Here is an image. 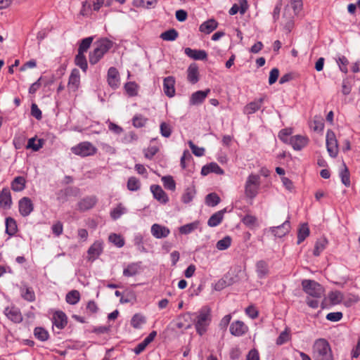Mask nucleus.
<instances>
[{"instance_id":"obj_1","label":"nucleus","mask_w":360,"mask_h":360,"mask_svg":"<svg viewBox=\"0 0 360 360\" xmlns=\"http://www.w3.org/2000/svg\"><path fill=\"white\" fill-rule=\"evenodd\" d=\"M303 290L307 297L306 302L307 305L312 309H317L320 304L322 308L326 305V298H324L321 302L319 300L324 295L325 290L323 287L313 280H304L302 282Z\"/></svg>"},{"instance_id":"obj_2","label":"nucleus","mask_w":360,"mask_h":360,"mask_svg":"<svg viewBox=\"0 0 360 360\" xmlns=\"http://www.w3.org/2000/svg\"><path fill=\"white\" fill-rule=\"evenodd\" d=\"M191 319L196 333L202 336L207 333L212 320V308L208 305L202 306L192 314Z\"/></svg>"},{"instance_id":"obj_3","label":"nucleus","mask_w":360,"mask_h":360,"mask_svg":"<svg viewBox=\"0 0 360 360\" xmlns=\"http://www.w3.org/2000/svg\"><path fill=\"white\" fill-rule=\"evenodd\" d=\"M94 49L89 53V63L91 65L96 64L103 56L112 46V41L107 38H102L96 41L94 44Z\"/></svg>"},{"instance_id":"obj_4","label":"nucleus","mask_w":360,"mask_h":360,"mask_svg":"<svg viewBox=\"0 0 360 360\" xmlns=\"http://www.w3.org/2000/svg\"><path fill=\"white\" fill-rule=\"evenodd\" d=\"M314 360H333L329 343L325 339L316 340L312 347Z\"/></svg>"},{"instance_id":"obj_5","label":"nucleus","mask_w":360,"mask_h":360,"mask_svg":"<svg viewBox=\"0 0 360 360\" xmlns=\"http://www.w3.org/2000/svg\"><path fill=\"white\" fill-rule=\"evenodd\" d=\"M261 185L260 176L255 174H250L245 183V195L247 198L253 200L259 193Z\"/></svg>"},{"instance_id":"obj_6","label":"nucleus","mask_w":360,"mask_h":360,"mask_svg":"<svg viewBox=\"0 0 360 360\" xmlns=\"http://www.w3.org/2000/svg\"><path fill=\"white\" fill-rule=\"evenodd\" d=\"M71 151L75 155L84 158L95 155L97 153V148L91 143L84 141L72 147Z\"/></svg>"},{"instance_id":"obj_7","label":"nucleus","mask_w":360,"mask_h":360,"mask_svg":"<svg viewBox=\"0 0 360 360\" xmlns=\"http://www.w3.org/2000/svg\"><path fill=\"white\" fill-rule=\"evenodd\" d=\"M326 148L329 155L331 158H336L339 152L338 141L335 133L328 129L326 132Z\"/></svg>"},{"instance_id":"obj_8","label":"nucleus","mask_w":360,"mask_h":360,"mask_svg":"<svg viewBox=\"0 0 360 360\" xmlns=\"http://www.w3.org/2000/svg\"><path fill=\"white\" fill-rule=\"evenodd\" d=\"M4 312L5 316L15 323H20L23 320L20 309L14 305L6 307Z\"/></svg>"},{"instance_id":"obj_9","label":"nucleus","mask_w":360,"mask_h":360,"mask_svg":"<svg viewBox=\"0 0 360 360\" xmlns=\"http://www.w3.org/2000/svg\"><path fill=\"white\" fill-rule=\"evenodd\" d=\"M309 143V139L306 136L295 135L290 138L289 143L294 150H301L306 147Z\"/></svg>"},{"instance_id":"obj_10","label":"nucleus","mask_w":360,"mask_h":360,"mask_svg":"<svg viewBox=\"0 0 360 360\" xmlns=\"http://www.w3.org/2000/svg\"><path fill=\"white\" fill-rule=\"evenodd\" d=\"M103 243L101 240L95 241L89 248L87 251L88 260L94 261L103 252Z\"/></svg>"},{"instance_id":"obj_11","label":"nucleus","mask_w":360,"mask_h":360,"mask_svg":"<svg viewBox=\"0 0 360 360\" xmlns=\"http://www.w3.org/2000/svg\"><path fill=\"white\" fill-rule=\"evenodd\" d=\"M18 208L22 216L27 217L33 211L34 205L29 198L24 197L19 200Z\"/></svg>"},{"instance_id":"obj_12","label":"nucleus","mask_w":360,"mask_h":360,"mask_svg":"<svg viewBox=\"0 0 360 360\" xmlns=\"http://www.w3.org/2000/svg\"><path fill=\"white\" fill-rule=\"evenodd\" d=\"M248 330V326L241 321H233L230 326V333L234 336H242Z\"/></svg>"},{"instance_id":"obj_13","label":"nucleus","mask_w":360,"mask_h":360,"mask_svg":"<svg viewBox=\"0 0 360 360\" xmlns=\"http://www.w3.org/2000/svg\"><path fill=\"white\" fill-rule=\"evenodd\" d=\"M290 230L289 219L285 221L281 225L270 228V231L276 237L281 238L285 236Z\"/></svg>"},{"instance_id":"obj_14","label":"nucleus","mask_w":360,"mask_h":360,"mask_svg":"<svg viewBox=\"0 0 360 360\" xmlns=\"http://www.w3.org/2000/svg\"><path fill=\"white\" fill-rule=\"evenodd\" d=\"M141 262L129 264L123 270V275L126 277L134 276L142 271Z\"/></svg>"},{"instance_id":"obj_15","label":"nucleus","mask_w":360,"mask_h":360,"mask_svg":"<svg viewBox=\"0 0 360 360\" xmlns=\"http://www.w3.org/2000/svg\"><path fill=\"white\" fill-rule=\"evenodd\" d=\"M150 231L152 235L158 239L166 238L170 233V231L167 227L159 224H153Z\"/></svg>"},{"instance_id":"obj_16","label":"nucleus","mask_w":360,"mask_h":360,"mask_svg":"<svg viewBox=\"0 0 360 360\" xmlns=\"http://www.w3.org/2000/svg\"><path fill=\"white\" fill-rule=\"evenodd\" d=\"M210 91V89H206L205 91H197L194 92L190 97L189 105H198L201 104L205 101Z\"/></svg>"},{"instance_id":"obj_17","label":"nucleus","mask_w":360,"mask_h":360,"mask_svg":"<svg viewBox=\"0 0 360 360\" xmlns=\"http://www.w3.org/2000/svg\"><path fill=\"white\" fill-rule=\"evenodd\" d=\"M108 83L113 89H117L120 86V74L118 70L111 67L108 71Z\"/></svg>"},{"instance_id":"obj_18","label":"nucleus","mask_w":360,"mask_h":360,"mask_svg":"<svg viewBox=\"0 0 360 360\" xmlns=\"http://www.w3.org/2000/svg\"><path fill=\"white\" fill-rule=\"evenodd\" d=\"M175 79L173 77L169 76L164 79L163 81V91L166 96L169 98L175 95Z\"/></svg>"},{"instance_id":"obj_19","label":"nucleus","mask_w":360,"mask_h":360,"mask_svg":"<svg viewBox=\"0 0 360 360\" xmlns=\"http://www.w3.org/2000/svg\"><path fill=\"white\" fill-rule=\"evenodd\" d=\"M97 200L96 196H86L78 202V209L82 212L91 209L96 204Z\"/></svg>"},{"instance_id":"obj_20","label":"nucleus","mask_w":360,"mask_h":360,"mask_svg":"<svg viewBox=\"0 0 360 360\" xmlns=\"http://www.w3.org/2000/svg\"><path fill=\"white\" fill-rule=\"evenodd\" d=\"M80 84V75L77 69L72 70L68 84V89L71 91H76Z\"/></svg>"},{"instance_id":"obj_21","label":"nucleus","mask_w":360,"mask_h":360,"mask_svg":"<svg viewBox=\"0 0 360 360\" xmlns=\"http://www.w3.org/2000/svg\"><path fill=\"white\" fill-rule=\"evenodd\" d=\"M67 316L61 311H56L53 316V324L58 329H63L67 325Z\"/></svg>"},{"instance_id":"obj_22","label":"nucleus","mask_w":360,"mask_h":360,"mask_svg":"<svg viewBox=\"0 0 360 360\" xmlns=\"http://www.w3.org/2000/svg\"><path fill=\"white\" fill-rule=\"evenodd\" d=\"M210 173H215L217 174H224V170L215 162H211L202 167L201 174L207 176Z\"/></svg>"},{"instance_id":"obj_23","label":"nucleus","mask_w":360,"mask_h":360,"mask_svg":"<svg viewBox=\"0 0 360 360\" xmlns=\"http://www.w3.org/2000/svg\"><path fill=\"white\" fill-rule=\"evenodd\" d=\"M150 191L154 198L162 203H166L168 201V197L162 188L158 185H152Z\"/></svg>"},{"instance_id":"obj_24","label":"nucleus","mask_w":360,"mask_h":360,"mask_svg":"<svg viewBox=\"0 0 360 360\" xmlns=\"http://www.w3.org/2000/svg\"><path fill=\"white\" fill-rule=\"evenodd\" d=\"M187 79L191 84H195L199 80L198 67L195 63L189 65L187 70Z\"/></svg>"},{"instance_id":"obj_25","label":"nucleus","mask_w":360,"mask_h":360,"mask_svg":"<svg viewBox=\"0 0 360 360\" xmlns=\"http://www.w3.org/2000/svg\"><path fill=\"white\" fill-rule=\"evenodd\" d=\"M12 204V199L10 190L4 188L0 193V205L4 208H10Z\"/></svg>"},{"instance_id":"obj_26","label":"nucleus","mask_w":360,"mask_h":360,"mask_svg":"<svg viewBox=\"0 0 360 360\" xmlns=\"http://www.w3.org/2000/svg\"><path fill=\"white\" fill-rule=\"evenodd\" d=\"M256 272L259 278L266 277L269 274V268L266 262L259 260L256 263Z\"/></svg>"},{"instance_id":"obj_27","label":"nucleus","mask_w":360,"mask_h":360,"mask_svg":"<svg viewBox=\"0 0 360 360\" xmlns=\"http://www.w3.org/2000/svg\"><path fill=\"white\" fill-rule=\"evenodd\" d=\"M264 98H260L246 105L244 108L243 112L247 115L253 114L260 109L263 103Z\"/></svg>"},{"instance_id":"obj_28","label":"nucleus","mask_w":360,"mask_h":360,"mask_svg":"<svg viewBox=\"0 0 360 360\" xmlns=\"http://www.w3.org/2000/svg\"><path fill=\"white\" fill-rule=\"evenodd\" d=\"M184 52L188 57L194 60H205L207 57V53L203 50L186 48Z\"/></svg>"},{"instance_id":"obj_29","label":"nucleus","mask_w":360,"mask_h":360,"mask_svg":"<svg viewBox=\"0 0 360 360\" xmlns=\"http://www.w3.org/2000/svg\"><path fill=\"white\" fill-rule=\"evenodd\" d=\"M218 27V22L214 19L212 18L204 22H202L199 30L201 32L205 33V34H210L212 32H213L214 30H216Z\"/></svg>"},{"instance_id":"obj_30","label":"nucleus","mask_w":360,"mask_h":360,"mask_svg":"<svg viewBox=\"0 0 360 360\" xmlns=\"http://www.w3.org/2000/svg\"><path fill=\"white\" fill-rule=\"evenodd\" d=\"M225 212L226 210H222L213 214L208 219V226L210 227H215L218 226L221 222Z\"/></svg>"},{"instance_id":"obj_31","label":"nucleus","mask_w":360,"mask_h":360,"mask_svg":"<svg viewBox=\"0 0 360 360\" xmlns=\"http://www.w3.org/2000/svg\"><path fill=\"white\" fill-rule=\"evenodd\" d=\"M20 295L24 300L28 302H33L35 300L34 290L27 285H22L20 287Z\"/></svg>"},{"instance_id":"obj_32","label":"nucleus","mask_w":360,"mask_h":360,"mask_svg":"<svg viewBox=\"0 0 360 360\" xmlns=\"http://www.w3.org/2000/svg\"><path fill=\"white\" fill-rule=\"evenodd\" d=\"M44 141L41 139H37V137L31 138L28 140L26 146L27 149H32L33 151L39 150L44 146Z\"/></svg>"},{"instance_id":"obj_33","label":"nucleus","mask_w":360,"mask_h":360,"mask_svg":"<svg viewBox=\"0 0 360 360\" xmlns=\"http://www.w3.org/2000/svg\"><path fill=\"white\" fill-rule=\"evenodd\" d=\"M25 179L22 176L15 177L11 182V188L14 191H21L25 188Z\"/></svg>"},{"instance_id":"obj_34","label":"nucleus","mask_w":360,"mask_h":360,"mask_svg":"<svg viewBox=\"0 0 360 360\" xmlns=\"http://www.w3.org/2000/svg\"><path fill=\"white\" fill-rule=\"evenodd\" d=\"M309 235V229L307 224H302L298 229L297 244L303 242Z\"/></svg>"},{"instance_id":"obj_35","label":"nucleus","mask_w":360,"mask_h":360,"mask_svg":"<svg viewBox=\"0 0 360 360\" xmlns=\"http://www.w3.org/2000/svg\"><path fill=\"white\" fill-rule=\"evenodd\" d=\"M66 302L70 304H76L80 300V294L78 290H72L67 293L65 297Z\"/></svg>"},{"instance_id":"obj_36","label":"nucleus","mask_w":360,"mask_h":360,"mask_svg":"<svg viewBox=\"0 0 360 360\" xmlns=\"http://www.w3.org/2000/svg\"><path fill=\"white\" fill-rule=\"evenodd\" d=\"M328 298L331 304L335 305L340 304L343 300V295L341 292L335 290L330 292Z\"/></svg>"},{"instance_id":"obj_37","label":"nucleus","mask_w":360,"mask_h":360,"mask_svg":"<svg viewBox=\"0 0 360 360\" xmlns=\"http://www.w3.org/2000/svg\"><path fill=\"white\" fill-rule=\"evenodd\" d=\"M34 335L39 340L44 342L49 338V334L46 330L42 327H36L34 330Z\"/></svg>"},{"instance_id":"obj_38","label":"nucleus","mask_w":360,"mask_h":360,"mask_svg":"<svg viewBox=\"0 0 360 360\" xmlns=\"http://www.w3.org/2000/svg\"><path fill=\"white\" fill-rule=\"evenodd\" d=\"M17 231V225L15 221L11 218L8 217L6 219V232L9 236H13L15 233Z\"/></svg>"},{"instance_id":"obj_39","label":"nucleus","mask_w":360,"mask_h":360,"mask_svg":"<svg viewBox=\"0 0 360 360\" xmlns=\"http://www.w3.org/2000/svg\"><path fill=\"white\" fill-rule=\"evenodd\" d=\"M75 64L79 66L84 72H86L88 68L87 61L84 53H79L75 57Z\"/></svg>"},{"instance_id":"obj_40","label":"nucleus","mask_w":360,"mask_h":360,"mask_svg":"<svg viewBox=\"0 0 360 360\" xmlns=\"http://www.w3.org/2000/svg\"><path fill=\"white\" fill-rule=\"evenodd\" d=\"M327 244L328 241L325 238L318 240L315 244L314 255L319 256L326 249Z\"/></svg>"},{"instance_id":"obj_41","label":"nucleus","mask_w":360,"mask_h":360,"mask_svg":"<svg viewBox=\"0 0 360 360\" xmlns=\"http://www.w3.org/2000/svg\"><path fill=\"white\" fill-rule=\"evenodd\" d=\"M177 37L178 32L174 29H170L160 34V38L164 41H174Z\"/></svg>"},{"instance_id":"obj_42","label":"nucleus","mask_w":360,"mask_h":360,"mask_svg":"<svg viewBox=\"0 0 360 360\" xmlns=\"http://www.w3.org/2000/svg\"><path fill=\"white\" fill-rule=\"evenodd\" d=\"M127 209L122 205L119 204L116 207L110 212V217L114 220L119 219L123 214L126 213Z\"/></svg>"},{"instance_id":"obj_43","label":"nucleus","mask_w":360,"mask_h":360,"mask_svg":"<svg viewBox=\"0 0 360 360\" xmlns=\"http://www.w3.org/2000/svg\"><path fill=\"white\" fill-rule=\"evenodd\" d=\"M146 323V318L141 314H136L131 320V325L134 328H139Z\"/></svg>"},{"instance_id":"obj_44","label":"nucleus","mask_w":360,"mask_h":360,"mask_svg":"<svg viewBox=\"0 0 360 360\" xmlns=\"http://www.w3.org/2000/svg\"><path fill=\"white\" fill-rule=\"evenodd\" d=\"M220 202L219 196L215 193H212L208 194L205 198V202L208 206L214 207L217 205Z\"/></svg>"},{"instance_id":"obj_45","label":"nucleus","mask_w":360,"mask_h":360,"mask_svg":"<svg viewBox=\"0 0 360 360\" xmlns=\"http://www.w3.org/2000/svg\"><path fill=\"white\" fill-rule=\"evenodd\" d=\"M93 40V37H89L83 39L79 44L78 52L82 53H84L85 52H86V51L90 47Z\"/></svg>"},{"instance_id":"obj_46","label":"nucleus","mask_w":360,"mask_h":360,"mask_svg":"<svg viewBox=\"0 0 360 360\" xmlns=\"http://www.w3.org/2000/svg\"><path fill=\"white\" fill-rule=\"evenodd\" d=\"M340 176L342 184L349 187L350 186L349 173L345 164H343V169L340 172Z\"/></svg>"},{"instance_id":"obj_47","label":"nucleus","mask_w":360,"mask_h":360,"mask_svg":"<svg viewBox=\"0 0 360 360\" xmlns=\"http://www.w3.org/2000/svg\"><path fill=\"white\" fill-rule=\"evenodd\" d=\"M231 244V238L230 236H226L221 240H219L216 245V247L219 250H224L228 249Z\"/></svg>"},{"instance_id":"obj_48","label":"nucleus","mask_w":360,"mask_h":360,"mask_svg":"<svg viewBox=\"0 0 360 360\" xmlns=\"http://www.w3.org/2000/svg\"><path fill=\"white\" fill-rule=\"evenodd\" d=\"M292 133L291 128H285L280 131L278 138L285 143H289L290 135Z\"/></svg>"},{"instance_id":"obj_49","label":"nucleus","mask_w":360,"mask_h":360,"mask_svg":"<svg viewBox=\"0 0 360 360\" xmlns=\"http://www.w3.org/2000/svg\"><path fill=\"white\" fill-rule=\"evenodd\" d=\"M198 222H193L184 225L179 228L181 234H188L198 228Z\"/></svg>"},{"instance_id":"obj_50","label":"nucleus","mask_w":360,"mask_h":360,"mask_svg":"<svg viewBox=\"0 0 360 360\" xmlns=\"http://www.w3.org/2000/svg\"><path fill=\"white\" fill-rule=\"evenodd\" d=\"M108 239L110 243H113L118 248H122L124 245V239L118 234L111 233L109 236Z\"/></svg>"},{"instance_id":"obj_51","label":"nucleus","mask_w":360,"mask_h":360,"mask_svg":"<svg viewBox=\"0 0 360 360\" xmlns=\"http://www.w3.org/2000/svg\"><path fill=\"white\" fill-rule=\"evenodd\" d=\"M195 190L192 188H188L186 189L184 193L181 197V200L184 203H188L193 199L195 196Z\"/></svg>"},{"instance_id":"obj_52","label":"nucleus","mask_w":360,"mask_h":360,"mask_svg":"<svg viewBox=\"0 0 360 360\" xmlns=\"http://www.w3.org/2000/svg\"><path fill=\"white\" fill-rule=\"evenodd\" d=\"M162 181L165 188L174 191L176 188V184L173 179V178L170 176H163L162 178Z\"/></svg>"},{"instance_id":"obj_53","label":"nucleus","mask_w":360,"mask_h":360,"mask_svg":"<svg viewBox=\"0 0 360 360\" xmlns=\"http://www.w3.org/2000/svg\"><path fill=\"white\" fill-rule=\"evenodd\" d=\"M290 330L288 328H285L284 331H283L276 340V344L278 345H282L287 342L290 340Z\"/></svg>"},{"instance_id":"obj_54","label":"nucleus","mask_w":360,"mask_h":360,"mask_svg":"<svg viewBox=\"0 0 360 360\" xmlns=\"http://www.w3.org/2000/svg\"><path fill=\"white\" fill-rule=\"evenodd\" d=\"M157 4V0H135L134 5L136 6H141L143 8L155 7Z\"/></svg>"},{"instance_id":"obj_55","label":"nucleus","mask_w":360,"mask_h":360,"mask_svg":"<svg viewBox=\"0 0 360 360\" xmlns=\"http://www.w3.org/2000/svg\"><path fill=\"white\" fill-rule=\"evenodd\" d=\"M93 11L91 4L87 1L82 2L80 14L83 16H89Z\"/></svg>"},{"instance_id":"obj_56","label":"nucleus","mask_w":360,"mask_h":360,"mask_svg":"<svg viewBox=\"0 0 360 360\" xmlns=\"http://www.w3.org/2000/svg\"><path fill=\"white\" fill-rule=\"evenodd\" d=\"M93 11L91 4L87 1L82 2L80 14L83 16H89Z\"/></svg>"},{"instance_id":"obj_57","label":"nucleus","mask_w":360,"mask_h":360,"mask_svg":"<svg viewBox=\"0 0 360 360\" xmlns=\"http://www.w3.org/2000/svg\"><path fill=\"white\" fill-rule=\"evenodd\" d=\"M127 188L132 191L139 190L140 188L139 181L135 177H130L127 181Z\"/></svg>"},{"instance_id":"obj_58","label":"nucleus","mask_w":360,"mask_h":360,"mask_svg":"<svg viewBox=\"0 0 360 360\" xmlns=\"http://www.w3.org/2000/svg\"><path fill=\"white\" fill-rule=\"evenodd\" d=\"M160 134L162 136L168 138L171 136L172 128L170 125L166 122H162L160 127Z\"/></svg>"},{"instance_id":"obj_59","label":"nucleus","mask_w":360,"mask_h":360,"mask_svg":"<svg viewBox=\"0 0 360 360\" xmlns=\"http://www.w3.org/2000/svg\"><path fill=\"white\" fill-rule=\"evenodd\" d=\"M137 85L134 82H127L124 85V89L127 91V93L130 96H134L137 94Z\"/></svg>"},{"instance_id":"obj_60","label":"nucleus","mask_w":360,"mask_h":360,"mask_svg":"<svg viewBox=\"0 0 360 360\" xmlns=\"http://www.w3.org/2000/svg\"><path fill=\"white\" fill-rule=\"evenodd\" d=\"M147 122V119L142 115H136L132 120L133 125L135 127H142Z\"/></svg>"},{"instance_id":"obj_61","label":"nucleus","mask_w":360,"mask_h":360,"mask_svg":"<svg viewBox=\"0 0 360 360\" xmlns=\"http://www.w3.org/2000/svg\"><path fill=\"white\" fill-rule=\"evenodd\" d=\"M337 63L342 72L347 73L348 72L347 65L349 64V61L345 56L339 57Z\"/></svg>"},{"instance_id":"obj_62","label":"nucleus","mask_w":360,"mask_h":360,"mask_svg":"<svg viewBox=\"0 0 360 360\" xmlns=\"http://www.w3.org/2000/svg\"><path fill=\"white\" fill-rule=\"evenodd\" d=\"M189 147L191 148L192 153L198 156L201 157L205 153V149L203 148H199L197 146H195L191 141H188Z\"/></svg>"},{"instance_id":"obj_63","label":"nucleus","mask_w":360,"mask_h":360,"mask_svg":"<svg viewBox=\"0 0 360 360\" xmlns=\"http://www.w3.org/2000/svg\"><path fill=\"white\" fill-rule=\"evenodd\" d=\"M243 222L248 226H254L257 224V219L253 215L247 214L243 217Z\"/></svg>"},{"instance_id":"obj_64","label":"nucleus","mask_w":360,"mask_h":360,"mask_svg":"<svg viewBox=\"0 0 360 360\" xmlns=\"http://www.w3.org/2000/svg\"><path fill=\"white\" fill-rule=\"evenodd\" d=\"M311 127L314 131L321 132L323 130L324 123L321 118L318 120H314L311 124Z\"/></svg>"}]
</instances>
